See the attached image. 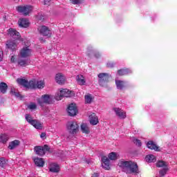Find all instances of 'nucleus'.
Here are the masks:
<instances>
[{
	"instance_id": "nucleus-2",
	"label": "nucleus",
	"mask_w": 177,
	"mask_h": 177,
	"mask_svg": "<svg viewBox=\"0 0 177 177\" xmlns=\"http://www.w3.org/2000/svg\"><path fill=\"white\" fill-rule=\"evenodd\" d=\"M17 82L19 85L24 86V88H27L28 89H37V80H32L28 82L27 80L18 78L17 79Z\"/></svg>"
},
{
	"instance_id": "nucleus-3",
	"label": "nucleus",
	"mask_w": 177,
	"mask_h": 177,
	"mask_svg": "<svg viewBox=\"0 0 177 177\" xmlns=\"http://www.w3.org/2000/svg\"><path fill=\"white\" fill-rule=\"evenodd\" d=\"M66 129L71 135H75L80 131V125L75 121H70L66 124Z\"/></svg>"
},
{
	"instance_id": "nucleus-44",
	"label": "nucleus",
	"mask_w": 177,
	"mask_h": 177,
	"mask_svg": "<svg viewBox=\"0 0 177 177\" xmlns=\"http://www.w3.org/2000/svg\"><path fill=\"white\" fill-rule=\"evenodd\" d=\"M44 5L49 6L50 5V0H44Z\"/></svg>"
},
{
	"instance_id": "nucleus-46",
	"label": "nucleus",
	"mask_w": 177,
	"mask_h": 177,
	"mask_svg": "<svg viewBox=\"0 0 177 177\" xmlns=\"http://www.w3.org/2000/svg\"><path fill=\"white\" fill-rule=\"evenodd\" d=\"M2 59H3V53L0 50V62H2Z\"/></svg>"
},
{
	"instance_id": "nucleus-38",
	"label": "nucleus",
	"mask_w": 177,
	"mask_h": 177,
	"mask_svg": "<svg viewBox=\"0 0 177 177\" xmlns=\"http://www.w3.org/2000/svg\"><path fill=\"white\" fill-rule=\"evenodd\" d=\"M133 143H135V145H136V146H138V147H140L142 146V142L140 141V140H139L138 138H135L133 140Z\"/></svg>"
},
{
	"instance_id": "nucleus-1",
	"label": "nucleus",
	"mask_w": 177,
	"mask_h": 177,
	"mask_svg": "<svg viewBox=\"0 0 177 177\" xmlns=\"http://www.w3.org/2000/svg\"><path fill=\"white\" fill-rule=\"evenodd\" d=\"M118 165L122 171L127 175H139L140 174L138 163L132 160H120Z\"/></svg>"
},
{
	"instance_id": "nucleus-24",
	"label": "nucleus",
	"mask_w": 177,
	"mask_h": 177,
	"mask_svg": "<svg viewBox=\"0 0 177 177\" xmlns=\"http://www.w3.org/2000/svg\"><path fill=\"white\" fill-rule=\"evenodd\" d=\"M80 129L82 133H85L86 135H88V133L91 132V131L89 130V127H88V124L85 123H82L81 124Z\"/></svg>"
},
{
	"instance_id": "nucleus-39",
	"label": "nucleus",
	"mask_w": 177,
	"mask_h": 177,
	"mask_svg": "<svg viewBox=\"0 0 177 177\" xmlns=\"http://www.w3.org/2000/svg\"><path fill=\"white\" fill-rule=\"evenodd\" d=\"M28 109H30V110H35V109H37V104H35V103H30L28 106Z\"/></svg>"
},
{
	"instance_id": "nucleus-17",
	"label": "nucleus",
	"mask_w": 177,
	"mask_h": 177,
	"mask_svg": "<svg viewBox=\"0 0 177 177\" xmlns=\"http://www.w3.org/2000/svg\"><path fill=\"white\" fill-rule=\"evenodd\" d=\"M18 64L21 66V67H26L27 66L30 65V63H31V61L29 58H21L20 57L18 59Z\"/></svg>"
},
{
	"instance_id": "nucleus-36",
	"label": "nucleus",
	"mask_w": 177,
	"mask_h": 177,
	"mask_svg": "<svg viewBox=\"0 0 177 177\" xmlns=\"http://www.w3.org/2000/svg\"><path fill=\"white\" fill-rule=\"evenodd\" d=\"M109 158L111 160H117V153L115 152H111L109 154Z\"/></svg>"
},
{
	"instance_id": "nucleus-30",
	"label": "nucleus",
	"mask_w": 177,
	"mask_h": 177,
	"mask_svg": "<svg viewBox=\"0 0 177 177\" xmlns=\"http://www.w3.org/2000/svg\"><path fill=\"white\" fill-rule=\"evenodd\" d=\"M115 84L118 89H124L125 88V82L122 80H115Z\"/></svg>"
},
{
	"instance_id": "nucleus-21",
	"label": "nucleus",
	"mask_w": 177,
	"mask_h": 177,
	"mask_svg": "<svg viewBox=\"0 0 177 177\" xmlns=\"http://www.w3.org/2000/svg\"><path fill=\"white\" fill-rule=\"evenodd\" d=\"M147 147L151 150H155V151H160L158 147H157V145L154 144V142L153 141H149L147 143Z\"/></svg>"
},
{
	"instance_id": "nucleus-7",
	"label": "nucleus",
	"mask_w": 177,
	"mask_h": 177,
	"mask_svg": "<svg viewBox=\"0 0 177 177\" xmlns=\"http://www.w3.org/2000/svg\"><path fill=\"white\" fill-rule=\"evenodd\" d=\"M110 80V75L108 73L98 74V84L100 86H104Z\"/></svg>"
},
{
	"instance_id": "nucleus-27",
	"label": "nucleus",
	"mask_w": 177,
	"mask_h": 177,
	"mask_svg": "<svg viewBox=\"0 0 177 177\" xmlns=\"http://www.w3.org/2000/svg\"><path fill=\"white\" fill-rule=\"evenodd\" d=\"M34 162L37 167H44L45 165V161L43 158H36L34 159Z\"/></svg>"
},
{
	"instance_id": "nucleus-34",
	"label": "nucleus",
	"mask_w": 177,
	"mask_h": 177,
	"mask_svg": "<svg viewBox=\"0 0 177 177\" xmlns=\"http://www.w3.org/2000/svg\"><path fill=\"white\" fill-rule=\"evenodd\" d=\"M9 140V136L6 134H1L0 136V142L1 143H6Z\"/></svg>"
},
{
	"instance_id": "nucleus-19",
	"label": "nucleus",
	"mask_w": 177,
	"mask_h": 177,
	"mask_svg": "<svg viewBox=\"0 0 177 177\" xmlns=\"http://www.w3.org/2000/svg\"><path fill=\"white\" fill-rule=\"evenodd\" d=\"M18 24L19 27H21L22 28H27V27L30 26V22H28V20L26 19H20L18 21Z\"/></svg>"
},
{
	"instance_id": "nucleus-14",
	"label": "nucleus",
	"mask_w": 177,
	"mask_h": 177,
	"mask_svg": "<svg viewBox=\"0 0 177 177\" xmlns=\"http://www.w3.org/2000/svg\"><path fill=\"white\" fill-rule=\"evenodd\" d=\"M55 81L57 84H59V85H63L64 82H66V77H64V75L62 73H57L55 75Z\"/></svg>"
},
{
	"instance_id": "nucleus-49",
	"label": "nucleus",
	"mask_w": 177,
	"mask_h": 177,
	"mask_svg": "<svg viewBox=\"0 0 177 177\" xmlns=\"http://www.w3.org/2000/svg\"><path fill=\"white\" fill-rule=\"evenodd\" d=\"M39 39L40 42H45V40L42 37H40Z\"/></svg>"
},
{
	"instance_id": "nucleus-48",
	"label": "nucleus",
	"mask_w": 177,
	"mask_h": 177,
	"mask_svg": "<svg viewBox=\"0 0 177 177\" xmlns=\"http://www.w3.org/2000/svg\"><path fill=\"white\" fill-rule=\"evenodd\" d=\"M92 177H99V174L94 173V174H93Z\"/></svg>"
},
{
	"instance_id": "nucleus-41",
	"label": "nucleus",
	"mask_w": 177,
	"mask_h": 177,
	"mask_svg": "<svg viewBox=\"0 0 177 177\" xmlns=\"http://www.w3.org/2000/svg\"><path fill=\"white\" fill-rule=\"evenodd\" d=\"M93 55H94V57L95 59H100V57H101V56H102V55L99 52H95V53H93Z\"/></svg>"
},
{
	"instance_id": "nucleus-18",
	"label": "nucleus",
	"mask_w": 177,
	"mask_h": 177,
	"mask_svg": "<svg viewBox=\"0 0 177 177\" xmlns=\"http://www.w3.org/2000/svg\"><path fill=\"white\" fill-rule=\"evenodd\" d=\"M8 34L10 37H12L14 39H19L20 38V32L13 28H10L8 30Z\"/></svg>"
},
{
	"instance_id": "nucleus-22",
	"label": "nucleus",
	"mask_w": 177,
	"mask_h": 177,
	"mask_svg": "<svg viewBox=\"0 0 177 177\" xmlns=\"http://www.w3.org/2000/svg\"><path fill=\"white\" fill-rule=\"evenodd\" d=\"M89 120L91 125H97V124H99V118L96 115H91L89 116Z\"/></svg>"
},
{
	"instance_id": "nucleus-50",
	"label": "nucleus",
	"mask_w": 177,
	"mask_h": 177,
	"mask_svg": "<svg viewBox=\"0 0 177 177\" xmlns=\"http://www.w3.org/2000/svg\"><path fill=\"white\" fill-rule=\"evenodd\" d=\"M87 56H88V57H91V51H90V50H88V54H87Z\"/></svg>"
},
{
	"instance_id": "nucleus-25",
	"label": "nucleus",
	"mask_w": 177,
	"mask_h": 177,
	"mask_svg": "<svg viewBox=\"0 0 177 177\" xmlns=\"http://www.w3.org/2000/svg\"><path fill=\"white\" fill-rule=\"evenodd\" d=\"M19 145H20V141L18 140H15L9 143L8 149H10V150H13V149H15V147H17V146H19Z\"/></svg>"
},
{
	"instance_id": "nucleus-4",
	"label": "nucleus",
	"mask_w": 177,
	"mask_h": 177,
	"mask_svg": "<svg viewBox=\"0 0 177 177\" xmlns=\"http://www.w3.org/2000/svg\"><path fill=\"white\" fill-rule=\"evenodd\" d=\"M35 152L36 153L37 156H45L46 151H48V153H52L50 151V147L48 145H44V147L42 146H35L34 147Z\"/></svg>"
},
{
	"instance_id": "nucleus-12",
	"label": "nucleus",
	"mask_w": 177,
	"mask_h": 177,
	"mask_svg": "<svg viewBox=\"0 0 177 177\" xmlns=\"http://www.w3.org/2000/svg\"><path fill=\"white\" fill-rule=\"evenodd\" d=\"M6 49H10L12 52H16L17 50V43L15 41L8 40L6 44Z\"/></svg>"
},
{
	"instance_id": "nucleus-10",
	"label": "nucleus",
	"mask_w": 177,
	"mask_h": 177,
	"mask_svg": "<svg viewBox=\"0 0 177 177\" xmlns=\"http://www.w3.org/2000/svg\"><path fill=\"white\" fill-rule=\"evenodd\" d=\"M39 30L41 35L48 37V38H50L52 37V30L48 28V26H41L39 28Z\"/></svg>"
},
{
	"instance_id": "nucleus-16",
	"label": "nucleus",
	"mask_w": 177,
	"mask_h": 177,
	"mask_svg": "<svg viewBox=\"0 0 177 177\" xmlns=\"http://www.w3.org/2000/svg\"><path fill=\"white\" fill-rule=\"evenodd\" d=\"M101 161L102 162V165L104 169H110V159L107 158V156H103L101 158Z\"/></svg>"
},
{
	"instance_id": "nucleus-31",
	"label": "nucleus",
	"mask_w": 177,
	"mask_h": 177,
	"mask_svg": "<svg viewBox=\"0 0 177 177\" xmlns=\"http://www.w3.org/2000/svg\"><path fill=\"white\" fill-rule=\"evenodd\" d=\"M59 169H60V167L58 166L57 164L56 163L51 164L50 168V172L57 173L59 172Z\"/></svg>"
},
{
	"instance_id": "nucleus-13",
	"label": "nucleus",
	"mask_w": 177,
	"mask_h": 177,
	"mask_svg": "<svg viewBox=\"0 0 177 177\" xmlns=\"http://www.w3.org/2000/svg\"><path fill=\"white\" fill-rule=\"evenodd\" d=\"M73 95H74V93H73V91L67 88H63L62 90H60L59 97H61V99L62 97H71Z\"/></svg>"
},
{
	"instance_id": "nucleus-33",
	"label": "nucleus",
	"mask_w": 177,
	"mask_h": 177,
	"mask_svg": "<svg viewBox=\"0 0 177 177\" xmlns=\"http://www.w3.org/2000/svg\"><path fill=\"white\" fill-rule=\"evenodd\" d=\"M84 100H85V103H87L88 104H91V103H92V101L93 100V97H92V95L88 94L84 96Z\"/></svg>"
},
{
	"instance_id": "nucleus-35",
	"label": "nucleus",
	"mask_w": 177,
	"mask_h": 177,
	"mask_svg": "<svg viewBox=\"0 0 177 177\" xmlns=\"http://www.w3.org/2000/svg\"><path fill=\"white\" fill-rule=\"evenodd\" d=\"M45 86V82L44 81H36V88L42 89Z\"/></svg>"
},
{
	"instance_id": "nucleus-29",
	"label": "nucleus",
	"mask_w": 177,
	"mask_h": 177,
	"mask_svg": "<svg viewBox=\"0 0 177 177\" xmlns=\"http://www.w3.org/2000/svg\"><path fill=\"white\" fill-rule=\"evenodd\" d=\"M156 167L158 168H168V163L164 160H158L156 162Z\"/></svg>"
},
{
	"instance_id": "nucleus-42",
	"label": "nucleus",
	"mask_w": 177,
	"mask_h": 177,
	"mask_svg": "<svg viewBox=\"0 0 177 177\" xmlns=\"http://www.w3.org/2000/svg\"><path fill=\"white\" fill-rule=\"evenodd\" d=\"M106 66L108 68H113V67H114V62H108Z\"/></svg>"
},
{
	"instance_id": "nucleus-37",
	"label": "nucleus",
	"mask_w": 177,
	"mask_h": 177,
	"mask_svg": "<svg viewBox=\"0 0 177 177\" xmlns=\"http://www.w3.org/2000/svg\"><path fill=\"white\" fill-rule=\"evenodd\" d=\"M167 171H168V167H165L159 171V174L160 176H165Z\"/></svg>"
},
{
	"instance_id": "nucleus-40",
	"label": "nucleus",
	"mask_w": 177,
	"mask_h": 177,
	"mask_svg": "<svg viewBox=\"0 0 177 177\" xmlns=\"http://www.w3.org/2000/svg\"><path fill=\"white\" fill-rule=\"evenodd\" d=\"M84 0H72V3L73 5H78L80 3H82Z\"/></svg>"
},
{
	"instance_id": "nucleus-45",
	"label": "nucleus",
	"mask_w": 177,
	"mask_h": 177,
	"mask_svg": "<svg viewBox=\"0 0 177 177\" xmlns=\"http://www.w3.org/2000/svg\"><path fill=\"white\" fill-rule=\"evenodd\" d=\"M10 62L11 63H16V57L14 55L11 56Z\"/></svg>"
},
{
	"instance_id": "nucleus-26",
	"label": "nucleus",
	"mask_w": 177,
	"mask_h": 177,
	"mask_svg": "<svg viewBox=\"0 0 177 177\" xmlns=\"http://www.w3.org/2000/svg\"><path fill=\"white\" fill-rule=\"evenodd\" d=\"M8 91V84L3 82L0 83V92L5 95Z\"/></svg>"
},
{
	"instance_id": "nucleus-43",
	"label": "nucleus",
	"mask_w": 177,
	"mask_h": 177,
	"mask_svg": "<svg viewBox=\"0 0 177 177\" xmlns=\"http://www.w3.org/2000/svg\"><path fill=\"white\" fill-rule=\"evenodd\" d=\"M12 95H14V96H16L17 97H20V93L19 92H16V91H11Z\"/></svg>"
},
{
	"instance_id": "nucleus-6",
	"label": "nucleus",
	"mask_w": 177,
	"mask_h": 177,
	"mask_svg": "<svg viewBox=\"0 0 177 177\" xmlns=\"http://www.w3.org/2000/svg\"><path fill=\"white\" fill-rule=\"evenodd\" d=\"M17 10L19 13H23L24 16H28L32 12V6L30 5L19 6L17 7Z\"/></svg>"
},
{
	"instance_id": "nucleus-47",
	"label": "nucleus",
	"mask_w": 177,
	"mask_h": 177,
	"mask_svg": "<svg viewBox=\"0 0 177 177\" xmlns=\"http://www.w3.org/2000/svg\"><path fill=\"white\" fill-rule=\"evenodd\" d=\"M46 137V133H41L40 135V138H41V139H44V138Z\"/></svg>"
},
{
	"instance_id": "nucleus-20",
	"label": "nucleus",
	"mask_w": 177,
	"mask_h": 177,
	"mask_svg": "<svg viewBox=\"0 0 177 177\" xmlns=\"http://www.w3.org/2000/svg\"><path fill=\"white\" fill-rule=\"evenodd\" d=\"M131 73H132V71L128 68L118 70V74L120 77H122V75H128V74Z\"/></svg>"
},
{
	"instance_id": "nucleus-32",
	"label": "nucleus",
	"mask_w": 177,
	"mask_h": 177,
	"mask_svg": "<svg viewBox=\"0 0 177 177\" xmlns=\"http://www.w3.org/2000/svg\"><path fill=\"white\" fill-rule=\"evenodd\" d=\"M145 160L147 162H156L157 161V159L156 158V156L154 155H148L145 157Z\"/></svg>"
},
{
	"instance_id": "nucleus-5",
	"label": "nucleus",
	"mask_w": 177,
	"mask_h": 177,
	"mask_svg": "<svg viewBox=\"0 0 177 177\" xmlns=\"http://www.w3.org/2000/svg\"><path fill=\"white\" fill-rule=\"evenodd\" d=\"M25 117L26 121L30 124V125H32L34 128H36V129H42V124H41L39 121L32 119L30 114H26Z\"/></svg>"
},
{
	"instance_id": "nucleus-15",
	"label": "nucleus",
	"mask_w": 177,
	"mask_h": 177,
	"mask_svg": "<svg viewBox=\"0 0 177 177\" xmlns=\"http://www.w3.org/2000/svg\"><path fill=\"white\" fill-rule=\"evenodd\" d=\"M113 111H115L116 115L119 117L121 120H124V118H127V112L123 111L120 108H114Z\"/></svg>"
},
{
	"instance_id": "nucleus-9",
	"label": "nucleus",
	"mask_w": 177,
	"mask_h": 177,
	"mask_svg": "<svg viewBox=\"0 0 177 177\" xmlns=\"http://www.w3.org/2000/svg\"><path fill=\"white\" fill-rule=\"evenodd\" d=\"M67 113L70 117H74L78 113V109L77 104L74 103L70 104L67 107Z\"/></svg>"
},
{
	"instance_id": "nucleus-11",
	"label": "nucleus",
	"mask_w": 177,
	"mask_h": 177,
	"mask_svg": "<svg viewBox=\"0 0 177 177\" xmlns=\"http://www.w3.org/2000/svg\"><path fill=\"white\" fill-rule=\"evenodd\" d=\"M19 56L21 59H28L31 56V49L24 47L20 50Z\"/></svg>"
},
{
	"instance_id": "nucleus-28",
	"label": "nucleus",
	"mask_w": 177,
	"mask_h": 177,
	"mask_svg": "<svg viewBox=\"0 0 177 177\" xmlns=\"http://www.w3.org/2000/svg\"><path fill=\"white\" fill-rule=\"evenodd\" d=\"M8 167V159L1 157L0 158V168L5 169Z\"/></svg>"
},
{
	"instance_id": "nucleus-23",
	"label": "nucleus",
	"mask_w": 177,
	"mask_h": 177,
	"mask_svg": "<svg viewBox=\"0 0 177 177\" xmlns=\"http://www.w3.org/2000/svg\"><path fill=\"white\" fill-rule=\"evenodd\" d=\"M76 81L79 85H85L86 82L85 77L82 75H77L76 76Z\"/></svg>"
},
{
	"instance_id": "nucleus-8",
	"label": "nucleus",
	"mask_w": 177,
	"mask_h": 177,
	"mask_svg": "<svg viewBox=\"0 0 177 177\" xmlns=\"http://www.w3.org/2000/svg\"><path fill=\"white\" fill-rule=\"evenodd\" d=\"M50 96L49 95H44L37 99V103L41 107H44V104H50Z\"/></svg>"
}]
</instances>
